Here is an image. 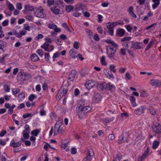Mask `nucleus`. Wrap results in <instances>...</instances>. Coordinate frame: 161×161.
<instances>
[{
	"label": "nucleus",
	"instance_id": "obj_12",
	"mask_svg": "<svg viewBox=\"0 0 161 161\" xmlns=\"http://www.w3.org/2000/svg\"><path fill=\"white\" fill-rule=\"evenodd\" d=\"M146 108L144 106H142L135 110V113L136 114L140 115L144 113Z\"/></svg>",
	"mask_w": 161,
	"mask_h": 161
},
{
	"label": "nucleus",
	"instance_id": "obj_47",
	"mask_svg": "<svg viewBox=\"0 0 161 161\" xmlns=\"http://www.w3.org/2000/svg\"><path fill=\"white\" fill-rule=\"evenodd\" d=\"M5 156H7V154L4 153H3V155L0 157V159L1 161H9L7 160Z\"/></svg>",
	"mask_w": 161,
	"mask_h": 161
},
{
	"label": "nucleus",
	"instance_id": "obj_62",
	"mask_svg": "<svg viewBox=\"0 0 161 161\" xmlns=\"http://www.w3.org/2000/svg\"><path fill=\"white\" fill-rule=\"evenodd\" d=\"M8 9L11 11L13 10L14 8L13 5L11 3H9L8 5Z\"/></svg>",
	"mask_w": 161,
	"mask_h": 161
},
{
	"label": "nucleus",
	"instance_id": "obj_4",
	"mask_svg": "<svg viewBox=\"0 0 161 161\" xmlns=\"http://www.w3.org/2000/svg\"><path fill=\"white\" fill-rule=\"evenodd\" d=\"M67 92V89H65L63 87H61L56 96L57 100H59L64 96L66 94Z\"/></svg>",
	"mask_w": 161,
	"mask_h": 161
},
{
	"label": "nucleus",
	"instance_id": "obj_49",
	"mask_svg": "<svg viewBox=\"0 0 161 161\" xmlns=\"http://www.w3.org/2000/svg\"><path fill=\"white\" fill-rule=\"evenodd\" d=\"M20 91V90L19 88L13 89L12 92L13 95H15Z\"/></svg>",
	"mask_w": 161,
	"mask_h": 161
},
{
	"label": "nucleus",
	"instance_id": "obj_64",
	"mask_svg": "<svg viewBox=\"0 0 161 161\" xmlns=\"http://www.w3.org/2000/svg\"><path fill=\"white\" fill-rule=\"evenodd\" d=\"M33 115V114H32L29 113V114H24L23 115V117L24 118H27L28 117L30 116L31 117Z\"/></svg>",
	"mask_w": 161,
	"mask_h": 161
},
{
	"label": "nucleus",
	"instance_id": "obj_10",
	"mask_svg": "<svg viewBox=\"0 0 161 161\" xmlns=\"http://www.w3.org/2000/svg\"><path fill=\"white\" fill-rule=\"evenodd\" d=\"M131 39V37L128 36L124 37L121 40V41L123 42L122 45L125 47L126 48H128V44L129 43V41Z\"/></svg>",
	"mask_w": 161,
	"mask_h": 161
},
{
	"label": "nucleus",
	"instance_id": "obj_13",
	"mask_svg": "<svg viewBox=\"0 0 161 161\" xmlns=\"http://www.w3.org/2000/svg\"><path fill=\"white\" fill-rule=\"evenodd\" d=\"M31 78V76L30 74L28 73H23L21 74V80L24 81L29 80Z\"/></svg>",
	"mask_w": 161,
	"mask_h": 161
},
{
	"label": "nucleus",
	"instance_id": "obj_50",
	"mask_svg": "<svg viewBox=\"0 0 161 161\" xmlns=\"http://www.w3.org/2000/svg\"><path fill=\"white\" fill-rule=\"evenodd\" d=\"M62 26L65 28V29L68 31L71 32L70 29L66 23H64L62 25Z\"/></svg>",
	"mask_w": 161,
	"mask_h": 161
},
{
	"label": "nucleus",
	"instance_id": "obj_27",
	"mask_svg": "<svg viewBox=\"0 0 161 161\" xmlns=\"http://www.w3.org/2000/svg\"><path fill=\"white\" fill-rule=\"evenodd\" d=\"M154 4L152 5L153 9H155L157 7L160 3V0H152Z\"/></svg>",
	"mask_w": 161,
	"mask_h": 161
},
{
	"label": "nucleus",
	"instance_id": "obj_3",
	"mask_svg": "<svg viewBox=\"0 0 161 161\" xmlns=\"http://www.w3.org/2000/svg\"><path fill=\"white\" fill-rule=\"evenodd\" d=\"M27 32L25 31H20L19 33H18L16 30H14L12 32H8L6 34L7 36H10L13 35H14L15 36L18 38H21L23 35L26 34Z\"/></svg>",
	"mask_w": 161,
	"mask_h": 161
},
{
	"label": "nucleus",
	"instance_id": "obj_51",
	"mask_svg": "<svg viewBox=\"0 0 161 161\" xmlns=\"http://www.w3.org/2000/svg\"><path fill=\"white\" fill-rule=\"evenodd\" d=\"M25 130H24L23 131V133L25 132L30 133V127L29 125H26L25 127Z\"/></svg>",
	"mask_w": 161,
	"mask_h": 161
},
{
	"label": "nucleus",
	"instance_id": "obj_6",
	"mask_svg": "<svg viewBox=\"0 0 161 161\" xmlns=\"http://www.w3.org/2000/svg\"><path fill=\"white\" fill-rule=\"evenodd\" d=\"M129 136V134L128 133H123L119 137V144H121L124 142V139H125L126 142H129L128 140V138Z\"/></svg>",
	"mask_w": 161,
	"mask_h": 161
},
{
	"label": "nucleus",
	"instance_id": "obj_38",
	"mask_svg": "<svg viewBox=\"0 0 161 161\" xmlns=\"http://www.w3.org/2000/svg\"><path fill=\"white\" fill-rule=\"evenodd\" d=\"M125 76L126 80H130L132 78L129 72H127L125 73Z\"/></svg>",
	"mask_w": 161,
	"mask_h": 161
},
{
	"label": "nucleus",
	"instance_id": "obj_35",
	"mask_svg": "<svg viewBox=\"0 0 161 161\" xmlns=\"http://www.w3.org/2000/svg\"><path fill=\"white\" fill-rule=\"evenodd\" d=\"M60 31L61 29L59 28H57L56 29H54V30L52 31L51 33L52 35L55 36L57 35L58 32H60Z\"/></svg>",
	"mask_w": 161,
	"mask_h": 161
},
{
	"label": "nucleus",
	"instance_id": "obj_17",
	"mask_svg": "<svg viewBox=\"0 0 161 161\" xmlns=\"http://www.w3.org/2000/svg\"><path fill=\"white\" fill-rule=\"evenodd\" d=\"M21 144V141H19L17 142H15L14 140L13 139L11 142L10 146L14 148H16L19 147Z\"/></svg>",
	"mask_w": 161,
	"mask_h": 161
},
{
	"label": "nucleus",
	"instance_id": "obj_46",
	"mask_svg": "<svg viewBox=\"0 0 161 161\" xmlns=\"http://www.w3.org/2000/svg\"><path fill=\"white\" fill-rule=\"evenodd\" d=\"M48 27L50 29H57V26L54 24L49 23L48 24Z\"/></svg>",
	"mask_w": 161,
	"mask_h": 161
},
{
	"label": "nucleus",
	"instance_id": "obj_41",
	"mask_svg": "<svg viewBox=\"0 0 161 161\" xmlns=\"http://www.w3.org/2000/svg\"><path fill=\"white\" fill-rule=\"evenodd\" d=\"M122 155L120 153H119L116 154L115 157V160L116 161H120L122 158Z\"/></svg>",
	"mask_w": 161,
	"mask_h": 161
},
{
	"label": "nucleus",
	"instance_id": "obj_16",
	"mask_svg": "<svg viewBox=\"0 0 161 161\" xmlns=\"http://www.w3.org/2000/svg\"><path fill=\"white\" fill-rule=\"evenodd\" d=\"M94 86V84L92 80H89L86 82L85 84V86L88 90L90 89Z\"/></svg>",
	"mask_w": 161,
	"mask_h": 161
},
{
	"label": "nucleus",
	"instance_id": "obj_28",
	"mask_svg": "<svg viewBox=\"0 0 161 161\" xmlns=\"http://www.w3.org/2000/svg\"><path fill=\"white\" fill-rule=\"evenodd\" d=\"M49 45L48 43L46 42L41 46V47L44 49L45 51H49V49H48Z\"/></svg>",
	"mask_w": 161,
	"mask_h": 161
},
{
	"label": "nucleus",
	"instance_id": "obj_22",
	"mask_svg": "<svg viewBox=\"0 0 161 161\" xmlns=\"http://www.w3.org/2000/svg\"><path fill=\"white\" fill-rule=\"evenodd\" d=\"M102 97V96L99 93H96L94 96L95 101L96 102H98L101 101Z\"/></svg>",
	"mask_w": 161,
	"mask_h": 161
},
{
	"label": "nucleus",
	"instance_id": "obj_23",
	"mask_svg": "<svg viewBox=\"0 0 161 161\" xmlns=\"http://www.w3.org/2000/svg\"><path fill=\"white\" fill-rule=\"evenodd\" d=\"M125 31L124 29H118L116 31V34L120 36H122L125 34Z\"/></svg>",
	"mask_w": 161,
	"mask_h": 161
},
{
	"label": "nucleus",
	"instance_id": "obj_59",
	"mask_svg": "<svg viewBox=\"0 0 161 161\" xmlns=\"http://www.w3.org/2000/svg\"><path fill=\"white\" fill-rule=\"evenodd\" d=\"M59 52H57L56 53H54L53 54V61H55V58H57L58 57L59 55Z\"/></svg>",
	"mask_w": 161,
	"mask_h": 161
},
{
	"label": "nucleus",
	"instance_id": "obj_48",
	"mask_svg": "<svg viewBox=\"0 0 161 161\" xmlns=\"http://www.w3.org/2000/svg\"><path fill=\"white\" fill-rule=\"evenodd\" d=\"M159 142L158 141H154L153 142L152 147L153 149H155L158 146Z\"/></svg>",
	"mask_w": 161,
	"mask_h": 161
},
{
	"label": "nucleus",
	"instance_id": "obj_21",
	"mask_svg": "<svg viewBox=\"0 0 161 161\" xmlns=\"http://www.w3.org/2000/svg\"><path fill=\"white\" fill-rule=\"evenodd\" d=\"M107 87L106 84L103 83V84H98L97 86V88L99 90H103L106 89Z\"/></svg>",
	"mask_w": 161,
	"mask_h": 161
},
{
	"label": "nucleus",
	"instance_id": "obj_7",
	"mask_svg": "<svg viewBox=\"0 0 161 161\" xmlns=\"http://www.w3.org/2000/svg\"><path fill=\"white\" fill-rule=\"evenodd\" d=\"M50 9L54 14L56 15L62 14L63 12L62 8L58 6L51 8Z\"/></svg>",
	"mask_w": 161,
	"mask_h": 161
},
{
	"label": "nucleus",
	"instance_id": "obj_44",
	"mask_svg": "<svg viewBox=\"0 0 161 161\" xmlns=\"http://www.w3.org/2000/svg\"><path fill=\"white\" fill-rule=\"evenodd\" d=\"M83 108L84 109V113H86V114L91 110V108L89 106H86L85 107H84Z\"/></svg>",
	"mask_w": 161,
	"mask_h": 161
},
{
	"label": "nucleus",
	"instance_id": "obj_8",
	"mask_svg": "<svg viewBox=\"0 0 161 161\" xmlns=\"http://www.w3.org/2000/svg\"><path fill=\"white\" fill-rule=\"evenodd\" d=\"M153 131L156 134H158L161 133V125L156 124L152 126Z\"/></svg>",
	"mask_w": 161,
	"mask_h": 161
},
{
	"label": "nucleus",
	"instance_id": "obj_40",
	"mask_svg": "<svg viewBox=\"0 0 161 161\" xmlns=\"http://www.w3.org/2000/svg\"><path fill=\"white\" fill-rule=\"evenodd\" d=\"M73 7L71 5H67L66 6V10L68 12H69L71 11L73 9Z\"/></svg>",
	"mask_w": 161,
	"mask_h": 161
},
{
	"label": "nucleus",
	"instance_id": "obj_43",
	"mask_svg": "<svg viewBox=\"0 0 161 161\" xmlns=\"http://www.w3.org/2000/svg\"><path fill=\"white\" fill-rule=\"evenodd\" d=\"M36 53L40 57H42L44 54V52L41 49H38L36 51Z\"/></svg>",
	"mask_w": 161,
	"mask_h": 161
},
{
	"label": "nucleus",
	"instance_id": "obj_57",
	"mask_svg": "<svg viewBox=\"0 0 161 161\" xmlns=\"http://www.w3.org/2000/svg\"><path fill=\"white\" fill-rule=\"evenodd\" d=\"M69 143V142H67L66 143L64 144H62L61 145V148L63 149H65L66 147H67L68 144Z\"/></svg>",
	"mask_w": 161,
	"mask_h": 161
},
{
	"label": "nucleus",
	"instance_id": "obj_36",
	"mask_svg": "<svg viewBox=\"0 0 161 161\" xmlns=\"http://www.w3.org/2000/svg\"><path fill=\"white\" fill-rule=\"evenodd\" d=\"M100 62L103 65L106 66L107 65V63L105 61V57L104 56H102L101 58Z\"/></svg>",
	"mask_w": 161,
	"mask_h": 161
},
{
	"label": "nucleus",
	"instance_id": "obj_9",
	"mask_svg": "<svg viewBox=\"0 0 161 161\" xmlns=\"http://www.w3.org/2000/svg\"><path fill=\"white\" fill-rule=\"evenodd\" d=\"M93 155L94 153L92 150L91 149H89L87 156L83 160V161H91Z\"/></svg>",
	"mask_w": 161,
	"mask_h": 161
},
{
	"label": "nucleus",
	"instance_id": "obj_5",
	"mask_svg": "<svg viewBox=\"0 0 161 161\" xmlns=\"http://www.w3.org/2000/svg\"><path fill=\"white\" fill-rule=\"evenodd\" d=\"M36 11H34L35 15L38 17L44 18L46 16V14L44 12V9L41 7L39 9H36Z\"/></svg>",
	"mask_w": 161,
	"mask_h": 161
},
{
	"label": "nucleus",
	"instance_id": "obj_26",
	"mask_svg": "<svg viewBox=\"0 0 161 161\" xmlns=\"http://www.w3.org/2000/svg\"><path fill=\"white\" fill-rule=\"evenodd\" d=\"M69 53L73 58L75 59L77 57V56H75L76 52L73 49H72L69 51Z\"/></svg>",
	"mask_w": 161,
	"mask_h": 161
},
{
	"label": "nucleus",
	"instance_id": "obj_42",
	"mask_svg": "<svg viewBox=\"0 0 161 161\" xmlns=\"http://www.w3.org/2000/svg\"><path fill=\"white\" fill-rule=\"evenodd\" d=\"M156 25V23H154L146 28V29L152 30L154 29Z\"/></svg>",
	"mask_w": 161,
	"mask_h": 161
},
{
	"label": "nucleus",
	"instance_id": "obj_20",
	"mask_svg": "<svg viewBox=\"0 0 161 161\" xmlns=\"http://www.w3.org/2000/svg\"><path fill=\"white\" fill-rule=\"evenodd\" d=\"M133 8L132 6H130L128 8V11L129 12L130 15L133 18H136V14L133 11Z\"/></svg>",
	"mask_w": 161,
	"mask_h": 161
},
{
	"label": "nucleus",
	"instance_id": "obj_32",
	"mask_svg": "<svg viewBox=\"0 0 161 161\" xmlns=\"http://www.w3.org/2000/svg\"><path fill=\"white\" fill-rule=\"evenodd\" d=\"M7 43L3 41L0 40V49L3 50L4 51L3 48L6 46Z\"/></svg>",
	"mask_w": 161,
	"mask_h": 161
},
{
	"label": "nucleus",
	"instance_id": "obj_34",
	"mask_svg": "<svg viewBox=\"0 0 161 161\" xmlns=\"http://www.w3.org/2000/svg\"><path fill=\"white\" fill-rule=\"evenodd\" d=\"M25 98V94L23 93H21L18 96V99L19 101H22Z\"/></svg>",
	"mask_w": 161,
	"mask_h": 161
},
{
	"label": "nucleus",
	"instance_id": "obj_39",
	"mask_svg": "<svg viewBox=\"0 0 161 161\" xmlns=\"http://www.w3.org/2000/svg\"><path fill=\"white\" fill-rule=\"evenodd\" d=\"M105 42L108 44H111V46H113V47L118 46L117 45L116 43L110 39L106 40H105Z\"/></svg>",
	"mask_w": 161,
	"mask_h": 161
},
{
	"label": "nucleus",
	"instance_id": "obj_1",
	"mask_svg": "<svg viewBox=\"0 0 161 161\" xmlns=\"http://www.w3.org/2000/svg\"><path fill=\"white\" fill-rule=\"evenodd\" d=\"M117 47V46L113 47L112 46H109L106 48V53L108 54V57L110 59H114Z\"/></svg>",
	"mask_w": 161,
	"mask_h": 161
},
{
	"label": "nucleus",
	"instance_id": "obj_60",
	"mask_svg": "<svg viewBox=\"0 0 161 161\" xmlns=\"http://www.w3.org/2000/svg\"><path fill=\"white\" fill-rule=\"evenodd\" d=\"M29 133L28 132H25L23 133V136L25 139H28L29 137L30 136Z\"/></svg>",
	"mask_w": 161,
	"mask_h": 161
},
{
	"label": "nucleus",
	"instance_id": "obj_24",
	"mask_svg": "<svg viewBox=\"0 0 161 161\" xmlns=\"http://www.w3.org/2000/svg\"><path fill=\"white\" fill-rule=\"evenodd\" d=\"M64 131V130L63 129V128L62 127H61V126H59L58 128L57 129V130L56 131H55V130H54V135L55 136L56 134H58V133H62Z\"/></svg>",
	"mask_w": 161,
	"mask_h": 161
},
{
	"label": "nucleus",
	"instance_id": "obj_19",
	"mask_svg": "<svg viewBox=\"0 0 161 161\" xmlns=\"http://www.w3.org/2000/svg\"><path fill=\"white\" fill-rule=\"evenodd\" d=\"M148 151V148H147L145 151L143 155L141 156L138 158L137 161H142L144 159L147 155Z\"/></svg>",
	"mask_w": 161,
	"mask_h": 161
},
{
	"label": "nucleus",
	"instance_id": "obj_37",
	"mask_svg": "<svg viewBox=\"0 0 161 161\" xmlns=\"http://www.w3.org/2000/svg\"><path fill=\"white\" fill-rule=\"evenodd\" d=\"M106 89L108 90H111L115 87L114 85L110 83H108L107 85L106 84Z\"/></svg>",
	"mask_w": 161,
	"mask_h": 161
},
{
	"label": "nucleus",
	"instance_id": "obj_33",
	"mask_svg": "<svg viewBox=\"0 0 161 161\" xmlns=\"http://www.w3.org/2000/svg\"><path fill=\"white\" fill-rule=\"evenodd\" d=\"M130 100L131 102L132 105L133 107L135 106L136 105V104L135 102L136 99L134 97L132 96H131L130 97Z\"/></svg>",
	"mask_w": 161,
	"mask_h": 161
},
{
	"label": "nucleus",
	"instance_id": "obj_55",
	"mask_svg": "<svg viewBox=\"0 0 161 161\" xmlns=\"http://www.w3.org/2000/svg\"><path fill=\"white\" fill-rule=\"evenodd\" d=\"M37 97V96H36L34 94H31L30 96L29 97V100L31 101H32L35 98H36Z\"/></svg>",
	"mask_w": 161,
	"mask_h": 161
},
{
	"label": "nucleus",
	"instance_id": "obj_63",
	"mask_svg": "<svg viewBox=\"0 0 161 161\" xmlns=\"http://www.w3.org/2000/svg\"><path fill=\"white\" fill-rule=\"evenodd\" d=\"M4 91L6 92H8L9 91L10 88L9 86L8 85H6L4 86Z\"/></svg>",
	"mask_w": 161,
	"mask_h": 161
},
{
	"label": "nucleus",
	"instance_id": "obj_11",
	"mask_svg": "<svg viewBox=\"0 0 161 161\" xmlns=\"http://www.w3.org/2000/svg\"><path fill=\"white\" fill-rule=\"evenodd\" d=\"M150 84L153 86L158 87L161 86V81L158 80L152 79L150 81Z\"/></svg>",
	"mask_w": 161,
	"mask_h": 161
},
{
	"label": "nucleus",
	"instance_id": "obj_18",
	"mask_svg": "<svg viewBox=\"0 0 161 161\" xmlns=\"http://www.w3.org/2000/svg\"><path fill=\"white\" fill-rule=\"evenodd\" d=\"M104 73L107 77L108 79L113 80L114 78L113 75L109 71L105 70Z\"/></svg>",
	"mask_w": 161,
	"mask_h": 161
},
{
	"label": "nucleus",
	"instance_id": "obj_29",
	"mask_svg": "<svg viewBox=\"0 0 161 161\" xmlns=\"http://www.w3.org/2000/svg\"><path fill=\"white\" fill-rule=\"evenodd\" d=\"M132 46L130 47L131 49H132L133 48L141 49V47L140 46L139 43H135L132 42Z\"/></svg>",
	"mask_w": 161,
	"mask_h": 161
},
{
	"label": "nucleus",
	"instance_id": "obj_25",
	"mask_svg": "<svg viewBox=\"0 0 161 161\" xmlns=\"http://www.w3.org/2000/svg\"><path fill=\"white\" fill-rule=\"evenodd\" d=\"M31 60L32 61L36 62L39 60V58L38 56L36 54L34 53L31 55Z\"/></svg>",
	"mask_w": 161,
	"mask_h": 161
},
{
	"label": "nucleus",
	"instance_id": "obj_30",
	"mask_svg": "<svg viewBox=\"0 0 161 161\" xmlns=\"http://www.w3.org/2000/svg\"><path fill=\"white\" fill-rule=\"evenodd\" d=\"M85 106V101L84 100H81L78 103L77 108L80 107L83 108Z\"/></svg>",
	"mask_w": 161,
	"mask_h": 161
},
{
	"label": "nucleus",
	"instance_id": "obj_2",
	"mask_svg": "<svg viewBox=\"0 0 161 161\" xmlns=\"http://www.w3.org/2000/svg\"><path fill=\"white\" fill-rule=\"evenodd\" d=\"M107 24L108 25H107V28L108 29V33L110 35L113 36L114 32V28L118 25L117 21L112 23L109 22Z\"/></svg>",
	"mask_w": 161,
	"mask_h": 161
},
{
	"label": "nucleus",
	"instance_id": "obj_53",
	"mask_svg": "<svg viewBox=\"0 0 161 161\" xmlns=\"http://www.w3.org/2000/svg\"><path fill=\"white\" fill-rule=\"evenodd\" d=\"M110 69L111 71H113L114 73H115L116 71L115 68V66L114 65H111L110 66Z\"/></svg>",
	"mask_w": 161,
	"mask_h": 161
},
{
	"label": "nucleus",
	"instance_id": "obj_14",
	"mask_svg": "<svg viewBox=\"0 0 161 161\" xmlns=\"http://www.w3.org/2000/svg\"><path fill=\"white\" fill-rule=\"evenodd\" d=\"M77 114L79 117L81 119L86 114V113H84V111L83 108L80 107L78 108L77 109Z\"/></svg>",
	"mask_w": 161,
	"mask_h": 161
},
{
	"label": "nucleus",
	"instance_id": "obj_56",
	"mask_svg": "<svg viewBox=\"0 0 161 161\" xmlns=\"http://www.w3.org/2000/svg\"><path fill=\"white\" fill-rule=\"evenodd\" d=\"M125 27L128 32H131L132 29V27L129 25H125Z\"/></svg>",
	"mask_w": 161,
	"mask_h": 161
},
{
	"label": "nucleus",
	"instance_id": "obj_61",
	"mask_svg": "<svg viewBox=\"0 0 161 161\" xmlns=\"http://www.w3.org/2000/svg\"><path fill=\"white\" fill-rule=\"evenodd\" d=\"M73 47L76 49H78L79 48V45L78 42H74Z\"/></svg>",
	"mask_w": 161,
	"mask_h": 161
},
{
	"label": "nucleus",
	"instance_id": "obj_31",
	"mask_svg": "<svg viewBox=\"0 0 161 161\" xmlns=\"http://www.w3.org/2000/svg\"><path fill=\"white\" fill-rule=\"evenodd\" d=\"M25 8L28 11H32L34 10V7L30 5H25Z\"/></svg>",
	"mask_w": 161,
	"mask_h": 161
},
{
	"label": "nucleus",
	"instance_id": "obj_15",
	"mask_svg": "<svg viewBox=\"0 0 161 161\" xmlns=\"http://www.w3.org/2000/svg\"><path fill=\"white\" fill-rule=\"evenodd\" d=\"M77 72L75 70H72L68 76V79L70 81H73Z\"/></svg>",
	"mask_w": 161,
	"mask_h": 161
},
{
	"label": "nucleus",
	"instance_id": "obj_54",
	"mask_svg": "<svg viewBox=\"0 0 161 161\" xmlns=\"http://www.w3.org/2000/svg\"><path fill=\"white\" fill-rule=\"evenodd\" d=\"M48 5L50 7L52 5H53L55 3L54 0H48L47 1Z\"/></svg>",
	"mask_w": 161,
	"mask_h": 161
},
{
	"label": "nucleus",
	"instance_id": "obj_58",
	"mask_svg": "<svg viewBox=\"0 0 161 161\" xmlns=\"http://www.w3.org/2000/svg\"><path fill=\"white\" fill-rule=\"evenodd\" d=\"M85 31L86 33L89 36H92V32L90 30L86 29Z\"/></svg>",
	"mask_w": 161,
	"mask_h": 161
},
{
	"label": "nucleus",
	"instance_id": "obj_45",
	"mask_svg": "<svg viewBox=\"0 0 161 161\" xmlns=\"http://www.w3.org/2000/svg\"><path fill=\"white\" fill-rule=\"evenodd\" d=\"M153 43V41H150L145 48V51L151 48L152 47Z\"/></svg>",
	"mask_w": 161,
	"mask_h": 161
},
{
	"label": "nucleus",
	"instance_id": "obj_52",
	"mask_svg": "<svg viewBox=\"0 0 161 161\" xmlns=\"http://www.w3.org/2000/svg\"><path fill=\"white\" fill-rule=\"evenodd\" d=\"M39 132V131L37 130H33L31 132V134L35 136H37Z\"/></svg>",
	"mask_w": 161,
	"mask_h": 161
}]
</instances>
